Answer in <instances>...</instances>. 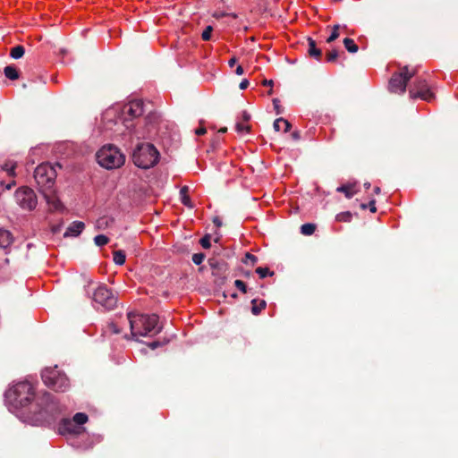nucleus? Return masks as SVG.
I'll use <instances>...</instances> for the list:
<instances>
[{"instance_id":"nucleus-1","label":"nucleus","mask_w":458,"mask_h":458,"mask_svg":"<svg viewBox=\"0 0 458 458\" xmlns=\"http://www.w3.org/2000/svg\"><path fill=\"white\" fill-rule=\"evenodd\" d=\"M6 400L16 408H26L34 423H51L61 412V408L53 394L43 393L36 395L31 384L21 382L5 394Z\"/></svg>"},{"instance_id":"nucleus-2","label":"nucleus","mask_w":458,"mask_h":458,"mask_svg":"<svg viewBox=\"0 0 458 458\" xmlns=\"http://www.w3.org/2000/svg\"><path fill=\"white\" fill-rule=\"evenodd\" d=\"M132 337L157 335L162 331L163 326L159 325V317L155 313L142 315V313H127Z\"/></svg>"},{"instance_id":"nucleus-3","label":"nucleus","mask_w":458,"mask_h":458,"mask_svg":"<svg viewBox=\"0 0 458 458\" xmlns=\"http://www.w3.org/2000/svg\"><path fill=\"white\" fill-rule=\"evenodd\" d=\"M131 157L136 166L148 169L158 163L160 153L150 143H138L132 150Z\"/></svg>"},{"instance_id":"nucleus-4","label":"nucleus","mask_w":458,"mask_h":458,"mask_svg":"<svg viewBox=\"0 0 458 458\" xmlns=\"http://www.w3.org/2000/svg\"><path fill=\"white\" fill-rule=\"evenodd\" d=\"M97 161L106 169H114L125 162V156L115 145H104L96 154Z\"/></svg>"},{"instance_id":"nucleus-5","label":"nucleus","mask_w":458,"mask_h":458,"mask_svg":"<svg viewBox=\"0 0 458 458\" xmlns=\"http://www.w3.org/2000/svg\"><path fill=\"white\" fill-rule=\"evenodd\" d=\"M45 385L55 392H65L69 388V380L57 366L46 368L41 374Z\"/></svg>"},{"instance_id":"nucleus-6","label":"nucleus","mask_w":458,"mask_h":458,"mask_svg":"<svg viewBox=\"0 0 458 458\" xmlns=\"http://www.w3.org/2000/svg\"><path fill=\"white\" fill-rule=\"evenodd\" d=\"M35 180L40 189L43 191H51L54 188L56 172L55 166L49 163H43L37 166L34 173Z\"/></svg>"},{"instance_id":"nucleus-7","label":"nucleus","mask_w":458,"mask_h":458,"mask_svg":"<svg viewBox=\"0 0 458 458\" xmlns=\"http://www.w3.org/2000/svg\"><path fill=\"white\" fill-rule=\"evenodd\" d=\"M416 74V70L409 71L408 66H403L399 72L392 75L388 88L392 93L403 94L406 89L407 83Z\"/></svg>"},{"instance_id":"nucleus-8","label":"nucleus","mask_w":458,"mask_h":458,"mask_svg":"<svg viewBox=\"0 0 458 458\" xmlns=\"http://www.w3.org/2000/svg\"><path fill=\"white\" fill-rule=\"evenodd\" d=\"M14 199L22 209L33 210L38 205V197L32 188H17L14 192Z\"/></svg>"},{"instance_id":"nucleus-9","label":"nucleus","mask_w":458,"mask_h":458,"mask_svg":"<svg viewBox=\"0 0 458 458\" xmlns=\"http://www.w3.org/2000/svg\"><path fill=\"white\" fill-rule=\"evenodd\" d=\"M93 300L107 310L117 305V297L106 284H99L93 293Z\"/></svg>"},{"instance_id":"nucleus-10","label":"nucleus","mask_w":458,"mask_h":458,"mask_svg":"<svg viewBox=\"0 0 458 458\" xmlns=\"http://www.w3.org/2000/svg\"><path fill=\"white\" fill-rule=\"evenodd\" d=\"M143 102L141 100H134L129 104H125L123 107V123L127 129L134 126L132 120L140 117L143 114Z\"/></svg>"},{"instance_id":"nucleus-11","label":"nucleus","mask_w":458,"mask_h":458,"mask_svg":"<svg viewBox=\"0 0 458 458\" xmlns=\"http://www.w3.org/2000/svg\"><path fill=\"white\" fill-rule=\"evenodd\" d=\"M433 98L427 81L423 78H418L412 85L410 86V98H420L429 101Z\"/></svg>"},{"instance_id":"nucleus-12","label":"nucleus","mask_w":458,"mask_h":458,"mask_svg":"<svg viewBox=\"0 0 458 458\" xmlns=\"http://www.w3.org/2000/svg\"><path fill=\"white\" fill-rule=\"evenodd\" d=\"M208 264L212 270V275L225 277L228 271V266L225 260L212 258L209 259Z\"/></svg>"},{"instance_id":"nucleus-13","label":"nucleus","mask_w":458,"mask_h":458,"mask_svg":"<svg viewBox=\"0 0 458 458\" xmlns=\"http://www.w3.org/2000/svg\"><path fill=\"white\" fill-rule=\"evenodd\" d=\"M58 432L61 435L75 434L76 424L71 419H62L59 424Z\"/></svg>"},{"instance_id":"nucleus-14","label":"nucleus","mask_w":458,"mask_h":458,"mask_svg":"<svg viewBox=\"0 0 458 458\" xmlns=\"http://www.w3.org/2000/svg\"><path fill=\"white\" fill-rule=\"evenodd\" d=\"M85 228V225L82 222L76 221L68 226L65 230L64 236H78L81 234Z\"/></svg>"},{"instance_id":"nucleus-15","label":"nucleus","mask_w":458,"mask_h":458,"mask_svg":"<svg viewBox=\"0 0 458 458\" xmlns=\"http://www.w3.org/2000/svg\"><path fill=\"white\" fill-rule=\"evenodd\" d=\"M308 55L310 57L319 60L321 57V50L317 47L316 41L311 38H308Z\"/></svg>"},{"instance_id":"nucleus-16","label":"nucleus","mask_w":458,"mask_h":458,"mask_svg":"<svg viewBox=\"0 0 458 458\" xmlns=\"http://www.w3.org/2000/svg\"><path fill=\"white\" fill-rule=\"evenodd\" d=\"M13 242V234L6 229H0V247L5 249L9 247Z\"/></svg>"},{"instance_id":"nucleus-17","label":"nucleus","mask_w":458,"mask_h":458,"mask_svg":"<svg viewBox=\"0 0 458 458\" xmlns=\"http://www.w3.org/2000/svg\"><path fill=\"white\" fill-rule=\"evenodd\" d=\"M47 202L52 206L54 209H58L61 207L60 200L54 195L53 190L42 191Z\"/></svg>"},{"instance_id":"nucleus-18","label":"nucleus","mask_w":458,"mask_h":458,"mask_svg":"<svg viewBox=\"0 0 458 458\" xmlns=\"http://www.w3.org/2000/svg\"><path fill=\"white\" fill-rule=\"evenodd\" d=\"M188 192H189V188L187 186L182 187L180 189V198H181L182 203L184 206L191 208H193V205H192V203L191 201V199H190V197L188 195Z\"/></svg>"},{"instance_id":"nucleus-19","label":"nucleus","mask_w":458,"mask_h":458,"mask_svg":"<svg viewBox=\"0 0 458 458\" xmlns=\"http://www.w3.org/2000/svg\"><path fill=\"white\" fill-rule=\"evenodd\" d=\"M15 167L16 163L12 160H7L4 164L0 165V170L5 171L7 174L11 177H13L15 175Z\"/></svg>"},{"instance_id":"nucleus-20","label":"nucleus","mask_w":458,"mask_h":458,"mask_svg":"<svg viewBox=\"0 0 458 458\" xmlns=\"http://www.w3.org/2000/svg\"><path fill=\"white\" fill-rule=\"evenodd\" d=\"M251 312L254 316H258V314H260L263 310L266 309L267 303L264 300H261L259 303L258 304V300L254 299L251 301Z\"/></svg>"},{"instance_id":"nucleus-21","label":"nucleus","mask_w":458,"mask_h":458,"mask_svg":"<svg viewBox=\"0 0 458 458\" xmlns=\"http://www.w3.org/2000/svg\"><path fill=\"white\" fill-rule=\"evenodd\" d=\"M4 73L5 77L11 81H14L19 78V72L16 67L13 66V64H10L9 66L4 67Z\"/></svg>"},{"instance_id":"nucleus-22","label":"nucleus","mask_w":458,"mask_h":458,"mask_svg":"<svg viewBox=\"0 0 458 458\" xmlns=\"http://www.w3.org/2000/svg\"><path fill=\"white\" fill-rule=\"evenodd\" d=\"M126 260V254L123 250H119L113 252V261L116 265L123 266Z\"/></svg>"},{"instance_id":"nucleus-23","label":"nucleus","mask_w":458,"mask_h":458,"mask_svg":"<svg viewBox=\"0 0 458 458\" xmlns=\"http://www.w3.org/2000/svg\"><path fill=\"white\" fill-rule=\"evenodd\" d=\"M337 191L344 193L347 199H351L356 193L353 185H342L337 188Z\"/></svg>"},{"instance_id":"nucleus-24","label":"nucleus","mask_w":458,"mask_h":458,"mask_svg":"<svg viewBox=\"0 0 458 458\" xmlns=\"http://www.w3.org/2000/svg\"><path fill=\"white\" fill-rule=\"evenodd\" d=\"M344 45L349 53L354 54L358 51V46L355 44L352 38H345L344 39Z\"/></svg>"},{"instance_id":"nucleus-25","label":"nucleus","mask_w":458,"mask_h":458,"mask_svg":"<svg viewBox=\"0 0 458 458\" xmlns=\"http://www.w3.org/2000/svg\"><path fill=\"white\" fill-rule=\"evenodd\" d=\"M23 55H24V47L20 45L15 46L10 51V56L15 60L21 58L23 56Z\"/></svg>"},{"instance_id":"nucleus-26","label":"nucleus","mask_w":458,"mask_h":458,"mask_svg":"<svg viewBox=\"0 0 458 458\" xmlns=\"http://www.w3.org/2000/svg\"><path fill=\"white\" fill-rule=\"evenodd\" d=\"M88 420H89V417L84 412H77L73 416V419H72V420H73V422L76 425H84L85 423H87Z\"/></svg>"},{"instance_id":"nucleus-27","label":"nucleus","mask_w":458,"mask_h":458,"mask_svg":"<svg viewBox=\"0 0 458 458\" xmlns=\"http://www.w3.org/2000/svg\"><path fill=\"white\" fill-rule=\"evenodd\" d=\"M352 214L350 211L341 212L336 215L335 219L338 222L350 223L352 221Z\"/></svg>"},{"instance_id":"nucleus-28","label":"nucleus","mask_w":458,"mask_h":458,"mask_svg":"<svg viewBox=\"0 0 458 458\" xmlns=\"http://www.w3.org/2000/svg\"><path fill=\"white\" fill-rule=\"evenodd\" d=\"M316 230V225L313 224H304L301 227V233L305 235L313 234Z\"/></svg>"},{"instance_id":"nucleus-29","label":"nucleus","mask_w":458,"mask_h":458,"mask_svg":"<svg viewBox=\"0 0 458 458\" xmlns=\"http://www.w3.org/2000/svg\"><path fill=\"white\" fill-rule=\"evenodd\" d=\"M105 333L106 334H120L121 329L118 327V326L115 323L111 322L106 325V327L105 328Z\"/></svg>"},{"instance_id":"nucleus-30","label":"nucleus","mask_w":458,"mask_h":458,"mask_svg":"<svg viewBox=\"0 0 458 458\" xmlns=\"http://www.w3.org/2000/svg\"><path fill=\"white\" fill-rule=\"evenodd\" d=\"M94 242L98 246H103L108 242V238L105 234H98L94 237Z\"/></svg>"},{"instance_id":"nucleus-31","label":"nucleus","mask_w":458,"mask_h":458,"mask_svg":"<svg viewBox=\"0 0 458 458\" xmlns=\"http://www.w3.org/2000/svg\"><path fill=\"white\" fill-rule=\"evenodd\" d=\"M206 259V255L204 253H194L191 257V260L192 262L199 266V265H201L203 263V261L205 260Z\"/></svg>"},{"instance_id":"nucleus-32","label":"nucleus","mask_w":458,"mask_h":458,"mask_svg":"<svg viewBox=\"0 0 458 458\" xmlns=\"http://www.w3.org/2000/svg\"><path fill=\"white\" fill-rule=\"evenodd\" d=\"M339 24H335L334 27H333V31L331 33L330 36L327 37V43H332L334 42L335 39L338 38L339 37V32H338V30H339Z\"/></svg>"},{"instance_id":"nucleus-33","label":"nucleus","mask_w":458,"mask_h":458,"mask_svg":"<svg viewBox=\"0 0 458 458\" xmlns=\"http://www.w3.org/2000/svg\"><path fill=\"white\" fill-rule=\"evenodd\" d=\"M213 30L214 29L212 25H208L202 32V39L205 41L210 40Z\"/></svg>"},{"instance_id":"nucleus-34","label":"nucleus","mask_w":458,"mask_h":458,"mask_svg":"<svg viewBox=\"0 0 458 458\" xmlns=\"http://www.w3.org/2000/svg\"><path fill=\"white\" fill-rule=\"evenodd\" d=\"M258 262V258L250 253V252H247L246 255H245V259H243V263L249 265L250 264L251 266H254L256 263Z\"/></svg>"},{"instance_id":"nucleus-35","label":"nucleus","mask_w":458,"mask_h":458,"mask_svg":"<svg viewBox=\"0 0 458 458\" xmlns=\"http://www.w3.org/2000/svg\"><path fill=\"white\" fill-rule=\"evenodd\" d=\"M256 273L259 274L260 278H264L267 276H273L274 275V272H271V270H269L267 267H258L256 269Z\"/></svg>"},{"instance_id":"nucleus-36","label":"nucleus","mask_w":458,"mask_h":458,"mask_svg":"<svg viewBox=\"0 0 458 458\" xmlns=\"http://www.w3.org/2000/svg\"><path fill=\"white\" fill-rule=\"evenodd\" d=\"M234 285L237 289H239L243 293H246L248 292L246 283L241 279L234 280Z\"/></svg>"},{"instance_id":"nucleus-37","label":"nucleus","mask_w":458,"mask_h":458,"mask_svg":"<svg viewBox=\"0 0 458 458\" xmlns=\"http://www.w3.org/2000/svg\"><path fill=\"white\" fill-rule=\"evenodd\" d=\"M200 244L205 249H209L211 247V235L206 234L200 239Z\"/></svg>"},{"instance_id":"nucleus-38","label":"nucleus","mask_w":458,"mask_h":458,"mask_svg":"<svg viewBox=\"0 0 458 458\" xmlns=\"http://www.w3.org/2000/svg\"><path fill=\"white\" fill-rule=\"evenodd\" d=\"M212 16L217 20L226 17V16H230L233 19L237 18V15L235 13H226L218 12V11L215 12Z\"/></svg>"},{"instance_id":"nucleus-39","label":"nucleus","mask_w":458,"mask_h":458,"mask_svg":"<svg viewBox=\"0 0 458 458\" xmlns=\"http://www.w3.org/2000/svg\"><path fill=\"white\" fill-rule=\"evenodd\" d=\"M338 58V51L337 50H333L329 53H327V55H326V59H327V62L329 63H333V62H335Z\"/></svg>"},{"instance_id":"nucleus-40","label":"nucleus","mask_w":458,"mask_h":458,"mask_svg":"<svg viewBox=\"0 0 458 458\" xmlns=\"http://www.w3.org/2000/svg\"><path fill=\"white\" fill-rule=\"evenodd\" d=\"M235 130L237 132H243V131H250V125H244L242 123H237L235 124Z\"/></svg>"},{"instance_id":"nucleus-41","label":"nucleus","mask_w":458,"mask_h":458,"mask_svg":"<svg viewBox=\"0 0 458 458\" xmlns=\"http://www.w3.org/2000/svg\"><path fill=\"white\" fill-rule=\"evenodd\" d=\"M284 121V118L283 117H279L277 119H276L273 123V128L276 131H278L280 130V124L282 123V122Z\"/></svg>"},{"instance_id":"nucleus-42","label":"nucleus","mask_w":458,"mask_h":458,"mask_svg":"<svg viewBox=\"0 0 458 458\" xmlns=\"http://www.w3.org/2000/svg\"><path fill=\"white\" fill-rule=\"evenodd\" d=\"M367 205H369V208L370 209V211L372 213H376L377 212L376 199H373L369 200Z\"/></svg>"},{"instance_id":"nucleus-43","label":"nucleus","mask_w":458,"mask_h":458,"mask_svg":"<svg viewBox=\"0 0 458 458\" xmlns=\"http://www.w3.org/2000/svg\"><path fill=\"white\" fill-rule=\"evenodd\" d=\"M194 132L197 136H202L207 133V129L205 127L201 126V127L197 128Z\"/></svg>"},{"instance_id":"nucleus-44","label":"nucleus","mask_w":458,"mask_h":458,"mask_svg":"<svg viewBox=\"0 0 458 458\" xmlns=\"http://www.w3.org/2000/svg\"><path fill=\"white\" fill-rule=\"evenodd\" d=\"M283 123L284 124V130L283 131H284V132H288L292 128L291 123L288 120L283 118Z\"/></svg>"},{"instance_id":"nucleus-45","label":"nucleus","mask_w":458,"mask_h":458,"mask_svg":"<svg viewBox=\"0 0 458 458\" xmlns=\"http://www.w3.org/2000/svg\"><path fill=\"white\" fill-rule=\"evenodd\" d=\"M148 346L151 350H155L156 348H158L161 346V343L159 341H154V342H151L150 344H148Z\"/></svg>"},{"instance_id":"nucleus-46","label":"nucleus","mask_w":458,"mask_h":458,"mask_svg":"<svg viewBox=\"0 0 458 458\" xmlns=\"http://www.w3.org/2000/svg\"><path fill=\"white\" fill-rule=\"evenodd\" d=\"M250 85V82L247 79H244L241 83H240V89L243 90V89H246Z\"/></svg>"},{"instance_id":"nucleus-47","label":"nucleus","mask_w":458,"mask_h":458,"mask_svg":"<svg viewBox=\"0 0 458 458\" xmlns=\"http://www.w3.org/2000/svg\"><path fill=\"white\" fill-rule=\"evenodd\" d=\"M272 103H273L274 108L276 109V113L277 114L280 113L279 100L275 98V99H273Z\"/></svg>"},{"instance_id":"nucleus-48","label":"nucleus","mask_w":458,"mask_h":458,"mask_svg":"<svg viewBox=\"0 0 458 458\" xmlns=\"http://www.w3.org/2000/svg\"><path fill=\"white\" fill-rule=\"evenodd\" d=\"M250 114H249L247 111H244L243 114H242V119H243L244 122L250 121Z\"/></svg>"},{"instance_id":"nucleus-49","label":"nucleus","mask_w":458,"mask_h":458,"mask_svg":"<svg viewBox=\"0 0 458 458\" xmlns=\"http://www.w3.org/2000/svg\"><path fill=\"white\" fill-rule=\"evenodd\" d=\"M213 223L215 224V225L216 227H221L222 226V221H221V219L218 216H216V217L213 218Z\"/></svg>"},{"instance_id":"nucleus-50","label":"nucleus","mask_w":458,"mask_h":458,"mask_svg":"<svg viewBox=\"0 0 458 458\" xmlns=\"http://www.w3.org/2000/svg\"><path fill=\"white\" fill-rule=\"evenodd\" d=\"M292 138L294 140H299L301 139V133L298 131H295L292 133Z\"/></svg>"},{"instance_id":"nucleus-51","label":"nucleus","mask_w":458,"mask_h":458,"mask_svg":"<svg viewBox=\"0 0 458 458\" xmlns=\"http://www.w3.org/2000/svg\"><path fill=\"white\" fill-rule=\"evenodd\" d=\"M235 73L237 75H242L244 73V69L242 68V66H236Z\"/></svg>"},{"instance_id":"nucleus-52","label":"nucleus","mask_w":458,"mask_h":458,"mask_svg":"<svg viewBox=\"0 0 458 458\" xmlns=\"http://www.w3.org/2000/svg\"><path fill=\"white\" fill-rule=\"evenodd\" d=\"M262 84H263L264 86H269L270 88H272V86H273V81H272V80H264V81H262Z\"/></svg>"},{"instance_id":"nucleus-53","label":"nucleus","mask_w":458,"mask_h":458,"mask_svg":"<svg viewBox=\"0 0 458 458\" xmlns=\"http://www.w3.org/2000/svg\"><path fill=\"white\" fill-rule=\"evenodd\" d=\"M236 62H237L236 58H235V57H232V58L228 61V65H229L230 67H233V66H234V65H235Z\"/></svg>"},{"instance_id":"nucleus-54","label":"nucleus","mask_w":458,"mask_h":458,"mask_svg":"<svg viewBox=\"0 0 458 458\" xmlns=\"http://www.w3.org/2000/svg\"><path fill=\"white\" fill-rule=\"evenodd\" d=\"M97 224H98V228H101L104 224V219L98 220Z\"/></svg>"},{"instance_id":"nucleus-55","label":"nucleus","mask_w":458,"mask_h":458,"mask_svg":"<svg viewBox=\"0 0 458 458\" xmlns=\"http://www.w3.org/2000/svg\"><path fill=\"white\" fill-rule=\"evenodd\" d=\"M226 131H227V128L226 127H222L218 131L219 133H225Z\"/></svg>"},{"instance_id":"nucleus-56","label":"nucleus","mask_w":458,"mask_h":458,"mask_svg":"<svg viewBox=\"0 0 458 458\" xmlns=\"http://www.w3.org/2000/svg\"><path fill=\"white\" fill-rule=\"evenodd\" d=\"M15 184L14 181H12L10 183L6 185V189H11Z\"/></svg>"},{"instance_id":"nucleus-57","label":"nucleus","mask_w":458,"mask_h":458,"mask_svg":"<svg viewBox=\"0 0 458 458\" xmlns=\"http://www.w3.org/2000/svg\"><path fill=\"white\" fill-rule=\"evenodd\" d=\"M360 209L364 210V209L368 208V205H367V204H365V203H361V204L360 205Z\"/></svg>"},{"instance_id":"nucleus-58","label":"nucleus","mask_w":458,"mask_h":458,"mask_svg":"<svg viewBox=\"0 0 458 458\" xmlns=\"http://www.w3.org/2000/svg\"><path fill=\"white\" fill-rule=\"evenodd\" d=\"M374 192H375V193H377V194H379V193L381 192L380 188H379V187H376V188L374 189Z\"/></svg>"},{"instance_id":"nucleus-59","label":"nucleus","mask_w":458,"mask_h":458,"mask_svg":"<svg viewBox=\"0 0 458 458\" xmlns=\"http://www.w3.org/2000/svg\"><path fill=\"white\" fill-rule=\"evenodd\" d=\"M364 187H365L366 189H369V183H364Z\"/></svg>"},{"instance_id":"nucleus-60","label":"nucleus","mask_w":458,"mask_h":458,"mask_svg":"<svg viewBox=\"0 0 458 458\" xmlns=\"http://www.w3.org/2000/svg\"><path fill=\"white\" fill-rule=\"evenodd\" d=\"M267 94H268V95H272V94H273V89H270L268 90Z\"/></svg>"},{"instance_id":"nucleus-61","label":"nucleus","mask_w":458,"mask_h":458,"mask_svg":"<svg viewBox=\"0 0 458 458\" xmlns=\"http://www.w3.org/2000/svg\"><path fill=\"white\" fill-rule=\"evenodd\" d=\"M245 276H250V272H246V273H245Z\"/></svg>"}]
</instances>
